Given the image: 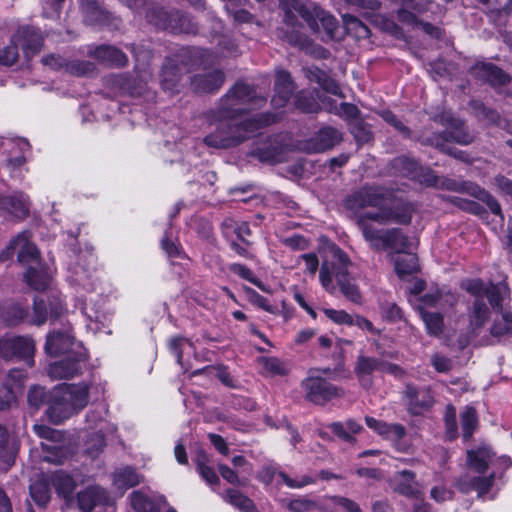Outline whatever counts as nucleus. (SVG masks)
Masks as SVG:
<instances>
[{
    "mask_svg": "<svg viewBox=\"0 0 512 512\" xmlns=\"http://www.w3.org/2000/svg\"><path fill=\"white\" fill-rule=\"evenodd\" d=\"M413 207L411 204H401L396 210H383L382 212H366L357 217V225L369 246L375 250L389 251L391 258L409 252L411 243L408 237L398 228L376 229L368 223L369 220L379 224L395 222L409 224L412 219Z\"/></svg>",
    "mask_w": 512,
    "mask_h": 512,
    "instance_id": "nucleus-1",
    "label": "nucleus"
},
{
    "mask_svg": "<svg viewBox=\"0 0 512 512\" xmlns=\"http://www.w3.org/2000/svg\"><path fill=\"white\" fill-rule=\"evenodd\" d=\"M38 399L48 402V417L52 422L60 423L87 406L89 387L85 383L61 384L47 393L42 387L34 386V402Z\"/></svg>",
    "mask_w": 512,
    "mask_h": 512,
    "instance_id": "nucleus-2",
    "label": "nucleus"
},
{
    "mask_svg": "<svg viewBox=\"0 0 512 512\" xmlns=\"http://www.w3.org/2000/svg\"><path fill=\"white\" fill-rule=\"evenodd\" d=\"M350 265L348 256L339 248L333 247L330 250V256L326 257L321 264L319 280L328 293L333 294L338 286L346 298L359 302L361 296L349 275Z\"/></svg>",
    "mask_w": 512,
    "mask_h": 512,
    "instance_id": "nucleus-3",
    "label": "nucleus"
},
{
    "mask_svg": "<svg viewBox=\"0 0 512 512\" xmlns=\"http://www.w3.org/2000/svg\"><path fill=\"white\" fill-rule=\"evenodd\" d=\"M282 9L285 12V21L293 26L297 15L303 18L310 28L316 32H325L327 38L334 36L338 28L337 20L313 3L303 4L298 0H280Z\"/></svg>",
    "mask_w": 512,
    "mask_h": 512,
    "instance_id": "nucleus-4",
    "label": "nucleus"
},
{
    "mask_svg": "<svg viewBox=\"0 0 512 512\" xmlns=\"http://www.w3.org/2000/svg\"><path fill=\"white\" fill-rule=\"evenodd\" d=\"M404 202H393L391 193L381 187H364L355 192L346 200V206L351 210H361L367 207L377 208V212L383 210H396L398 205Z\"/></svg>",
    "mask_w": 512,
    "mask_h": 512,
    "instance_id": "nucleus-5",
    "label": "nucleus"
},
{
    "mask_svg": "<svg viewBox=\"0 0 512 512\" xmlns=\"http://www.w3.org/2000/svg\"><path fill=\"white\" fill-rule=\"evenodd\" d=\"M487 287L488 285H485L481 279H467L461 283V288L475 297L469 313V325L473 334H477L490 316L489 308L483 302Z\"/></svg>",
    "mask_w": 512,
    "mask_h": 512,
    "instance_id": "nucleus-6",
    "label": "nucleus"
},
{
    "mask_svg": "<svg viewBox=\"0 0 512 512\" xmlns=\"http://www.w3.org/2000/svg\"><path fill=\"white\" fill-rule=\"evenodd\" d=\"M301 387L304 391L305 399L318 405H324L328 401L341 398L344 395L342 388L316 376L305 378L301 383Z\"/></svg>",
    "mask_w": 512,
    "mask_h": 512,
    "instance_id": "nucleus-7",
    "label": "nucleus"
},
{
    "mask_svg": "<svg viewBox=\"0 0 512 512\" xmlns=\"http://www.w3.org/2000/svg\"><path fill=\"white\" fill-rule=\"evenodd\" d=\"M366 425L383 439L388 440L400 452H408L411 442L407 439L406 429L401 424H389L373 417H365Z\"/></svg>",
    "mask_w": 512,
    "mask_h": 512,
    "instance_id": "nucleus-8",
    "label": "nucleus"
},
{
    "mask_svg": "<svg viewBox=\"0 0 512 512\" xmlns=\"http://www.w3.org/2000/svg\"><path fill=\"white\" fill-rule=\"evenodd\" d=\"M7 253L16 255L17 263L26 269L24 280L28 285L32 283V233L24 231L18 234L9 244Z\"/></svg>",
    "mask_w": 512,
    "mask_h": 512,
    "instance_id": "nucleus-9",
    "label": "nucleus"
},
{
    "mask_svg": "<svg viewBox=\"0 0 512 512\" xmlns=\"http://www.w3.org/2000/svg\"><path fill=\"white\" fill-rule=\"evenodd\" d=\"M275 121H276V117L272 116V115H265L260 118H256L253 116V117L245 119L238 125L237 131H239V132L241 131L243 133H239V135L237 137H235L231 140L223 139V140L218 141L215 139L214 136H207L205 138V142L209 146L222 147V148H225V147H228L231 145H236V144L244 141L245 139L249 138L252 135V133H254L256 130H258L262 126L269 125Z\"/></svg>",
    "mask_w": 512,
    "mask_h": 512,
    "instance_id": "nucleus-10",
    "label": "nucleus"
},
{
    "mask_svg": "<svg viewBox=\"0 0 512 512\" xmlns=\"http://www.w3.org/2000/svg\"><path fill=\"white\" fill-rule=\"evenodd\" d=\"M45 349L50 355L66 353L76 355V351H85L81 344L76 342L68 331L50 333L47 337Z\"/></svg>",
    "mask_w": 512,
    "mask_h": 512,
    "instance_id": "nucleus-11",
    "label": "nucleus"
},
{
    "mask_svg": "<svg viewBox=\"0 0 512 512\" xmlns=\"http://www.w3.org/2000/svg\"><path fill=\"white\" fill-rule=\"evenodd\" d=\"M86 358L85 351H76L73 357L50 364L48 375L53 379H66L78 375L81 371V362Z\"/></svg>",
    "mask_w": 512,
    "mask_h": 512,
    "instance_id": "nucleus-12",
    "label": "nucleus"
},
{
    "mask_svg": "<svg viewBox=\"0 0 512 512\" xmlns=\"http://www.w3.org/2000/svg\"><path fill=\"white\" fill-rule=\"evenodd\" d=\"M354 371L362 385H367L366 376L371 375L375 371H385L395 375L401 372L395 365L385 364L376 358L363 355L358 356Z\"/></svg>",
    "mask_w": 512,
    "mask_h": 512,
    "instance_id": "nucleus-13",
    "label": "nucleus"
},
{
    "mask_svg": "<svg viewBox=\"0 0 512 512\" xmlns=\"http://www.w3.org/2000/svg\"><path fill=\"white\" fill-rule=\"evenodd\" d=\"M32 351L29 338L21 336H4L0 339V356L5 359L28 357Z\"/></svg>",
    "mask_w": 512,
    "mask_h": 512,
    "instance_id": "nucleus-14",
    "label": "nucleus"
},
{
    "mask_svg": "<svg viewBox=\"0 0 512 512\" xmlns=\"http://www.w3.org/2000/svg\"><path fill=\"white\" fill-rule=\"evenodd\" d=\"M394 490L407 497L418 498L422 494L421 487L414 472L402 470L396 472L392 479Z\"/></svg>",
    "mask_w": 512,
    "mask_h": 512,
    "instance_id": "nucleus-15",
    "label": "nucleus"
},
{
    "mask_svg": "<svg viewBox=\"0 0 512 512\" xmlns=\"http://www.w3.org/2000/svg\"><path fill=\"white\" fill-rule=\"evenodd\" d=\"M0 209L18 219H22L29 213V197H24L20 192L0 196Z\"/></svg>",
    "mask_w": 512,
    "mask_h": 512,
    "instance_id": "nucleus-16",
    "label": "nucleus"
},
{
    "mask_svg": "<svg viewBox=\"0 0 512 512\" xmlns=\"http://www.w3.org/2000/svg\"><path fill=\"white\" fill-rule=\"evenodd\" d=\"M405 398L409 410L413 414H420L433 404V397L429 390L426 389L417 390L408 386L405 392Z\"/></svg>",
    "mask_w": 512,
    "mask_h": 512,
    "instance_id": "nucleus-17",
    "label": "nucleus"
},
{
    "mask_svg": "<svg viewBox=\"0 0 512 512\" xmlns=\"http://www.w3.org/2000/svg\"><path fill=\"white\" fill-rule=\"evenodd\" d=\"M467 463L472 470L478 473H484L489 465L495 463L494 453L487 446H481L475 450H468Z\"/></svg>",
    "mask_w": 512,
    "mask_h": 512,
    "instance_id": "nucleus-18",
    "label": "nucleus"
},
{
    "mask_svg": "<svg viewBox=\"0 0 512 512\" xmlns=\"http://www.w3.org/2000/svg\"><path fill=\"white\" fill-rule=\"evenodd\" d=\"M293 91V84L290 75L286 71H278L276 74L275 94L272 98V105L275 108L285 106Z\"/></svg>",
    "mask_w": 512,
    "mask_h": 512,
    "instance_id": "nucleus-19",
    "label": "nucleus"
},
{
    "mask_svg": "<svg viewBox=\"0 0 512 512\" xmlns=\"http://www.w3.org/2000/svg\"><path fill=\"white\" fill-rule=\"evenodd\" d=\"M473 73L493 86L504 85L509 81L508 75L491 63H477L473 67Z\"/></svg>",
    "mask_w": 512,
    "mask_h": 512,
    "instance_id": "nucleus-20",
    "label": "nucleus"
},
{
    "mask_svg": "<svg viewBox=\"0 0 512 512\" xmlns=\"http://www.w3.org/2000/svg\"><path fill=\"white\" fill-rule=\"evenodd\" d=\"M105 500V491L98 486H89L77 494L78 505L83 512H91L95 506Z\"/></svg>",
    "mask_w": 512,
    "mask_h": 512,
    "instance_id": "nucleus-21",
    "label": "nucleus"
},
{
    "mask_svg": "<svg viewBox=\"0 0 512 512\" xmlns=\"http://www.w3.org/2000/svg\"><path fill=\"white\" fill-rule=\"evenodd\" d=\"M26 33L25 30L18 31L13 37L12 43L0 49V65L11 66L18 58L17 45L20 44L23 51L26 52L30 48V40L24 39L21 41L22 34Z\"/></svg>",
    "mask_w": 512,
    "mask_h": 512,
    "instance_id": "nucleus-22",
    "label": "nucleus"
},
{
    "mask_svg": "<svg viewBox=\"0 0 512 512\" xmlns=\"http://www.w3.org/2000/svg\"><path fill=\"white\" fill-rule=\"evenodd\" d=\"M252 98V90L248 85L243 83L236 84L226 98L228 112L240 111V106L246 104Z\"/></svg>",
    "mask_w": 512,
    "mask_h": 512,
    "instance_id": "nucleus-23",
    "label": "nucleus"
},
{
    "mask_svg": "<svg viewBox=\"0 0 512 512\" xmlns=\"http://www.w3.org/2000/svg\"><path fill=\"white\" fill-rule=\"evenodd\" d=\"M327 428L345 442H354V435L359 434L363 430V426L353 419H348L344 423L333 422Z\"/></svg>",
    "mask_w": 512,
    "mask_h": 512,
    "instance_id": "nucleus-24",
    "label": "nucleus"
},
{
    "mask_svg": "<svg viewBox=\"0 0 512 512\" xmlns=\"http://www.w3.org/2000/svg\"><path fill=\"white\" fill-rule=\"evenodd\" d=\"M288 42L316 58H327L329 51L312 43L305 35L295 31L287 36Z\"/></svg>",
    "mask_w": 512,
    "mask_h": 512,
    "instance_id": "nucleus-25",
    "label": "nucleus"
},
{
    "mask_svg": "<svg viewBox=\"0 0 512 512\" xmlns=\"http://www.w3.org/2000/svg\"><path fill=\"white\" fill-rule=\"evenodd\" d=\"M164 501L163 496L152 499L141 491L131 494V505L137 512H160V504Z\"/></svg>",
    "mask_w": 512,
    "mask_h": 512,
    "instance_id": "nucleus-26",
    "label": "nucleus"
},
{
    "mask_svg": "<svg viewBox=\"0 0 512 512\" xmlns=\"http://www.w3.org/2000/svg\"><path fill=\"white\" fill-rule=\"evenodd\" d=\"M224 83V74L220 71H214L205 75L196 76L192 85L199 92H213L219 89Z\"/></svg>",
    "mask_w": 512,
    "mask_h": 512,
    "instance_id": "nucleus-27",
    "label": "nucleus"
},
{
    "mask_svg": "<svg viewBox=\"0 0 512 512\" xmlns=\"http://www.w3.org/2000/svg\"><path fill=\"white\" fill-rule=\"evenodd\" d=\"M395 272L401 278L411 275L418 270V259L415 254L406 252L402 255L393 256Z\"/></svg>",
    "mask_w": 512,
    "mask_h": 512,
    "instance_id": "nucleus-28",
    "label": "nucleus"
},
{
    "mask_svg": "<svg viewBox=\"0 0 512 512\" xmlns=\"http://www.w3.org/2000/svg\"><path fill=\"white\" fill-rule=\"evenodd\" d=\"M306 74L311 81H315L316 83H318L325 91L333 95L343 97L338 83L334 79L329 78L320 69L309 68L306 70Z\"/></svg>",
    "mask_w": 512,
    "mask_h": 512,
    "instance_id": "nucleus-29",
    "label": "nucleus"
},
{
    "mask_svg": "<svg viewBox=\"0 0 512 512\" xmlns=\"http://www.w3.org/2000/svg\"><path fill=\"white\" fill-rule=\"evenodd\" d=\"M16 449L8 440L7 430L0 425V467L8 469L15 459Z\"/></svg>",
    "mask_w": 512,
    "mask_h": 512,
    "instance_id": "nucleus-30",
    "label": "nucleus"
},
{
    "mask_svg": "<svg viewBox=\"0 0 512 512\" xmlns=\"http://www.w3.org/2000/svg\"><path fill=\"white\" fill-rule=\"evenodd\" d=\"M419 310L427 333L431 336L441 335L444 328L443 316L440 313L428 311L424 307H420Z\"/></svg>",
    "mask_w": 512,
    "mask_h": 512,
    "instance_id": "nucleus-31",
    "label": "nucleus"
},
{
    "mask_svg": "<svg viewBox=\"0 0 512 512\" xmlns=\"http://www.w3.org/2000/svg\"><path fill=\"white\" fill-rule=\"evenodd\" d=\"M141 477L130 467L117 470L114 473V485L121 489H128L138 485Z\"/></svg>",
    "mask_w": 512,
    "mask_h": 512,
    "instance_id": "nucleus-32",
    "label": "nucleus"
},
{
    "mask_svg": "<svg viewBox=\"0 0 512 512\" xmlns=\"http://www.w3.org/2000/svg\"><path fill=\"white\" fill-rule=\"evenodd\" d=\"M96 57L116 66H124L127 62L125 54L112 46H101L96 49Z\"/></svg>",
    "mask_w": 512,
    "mask_h": 512,
    "instance_id": "nucleus-33",
    "label": "nucleus"
},
{
    "mask_svg": "<svg viewBox=\"0 0 512 512\" xmlns=\"http://www.w3.org/2000/svg\"><path fill=\"white\" fill-rule=\"evenodd\" d=\"M399 162L402 164L403 169L405 170L406 174L413 179H417L420 182H424L427 185H435V179L434 176L428 174L422 175L423 168L418 165L417 162H415L412 159H400Z\"/></svg>",
    "mask_w": 512,
    "mask_h": 512,
    "instance_id": "nucleus-34",
    "label": "nucleus"
},
{
    "mask_svg": "<svg viewBox=\"0 0 512 512\" xmlns=\"http://www.w3.org/2000/svg\"><path fill=\"white\" fill-rule=\"evenodd\" d=\"M34 433L37 434L40 438H44L52 442V444L41 442L43 450L47 449L48 451L52 452V454L58 450L59 445L56 443L61 439V433L59 431L48 427L34 426Z\"/></svg>",
    "mask_w": 512,
    "mask_h": 512,
    "instance_id": "nucleus-35",
    "label": "nucleus"
},
{
    "mask_svg": "<svg viewBox=\"0 0 512 512\" xmlns=\"http://www.w3.org/2000/svg\"><path fill=\"white\" fill-rule=\"evenodd\" d=\"M451 129L445 132V141H455L459 144H468L472 141V136L464 129L461 121L453 119Z\"/></svg>",
    "mask_w": 512,
    "mask_h": 512,
    "instance_id": "nucleus-36",
    "label": "nucleus"
},
{
    "mask_svg": "<svg viewBox=\"0 0 512 512\" xmlns=\"http://www.w3.org/2000/svg\"><path fill=\"white\" fill-rule=\"evenodd\" d=\"M225 499L231 505L237 507L238 509L244 512L255 511L253 502L237 490L229 489L226 493Z\"/></svg>",
    "mask_w": 512,
    "mask_h": 512,
    "instance_id": "nucleus-37",
    "label": "nucleus"
},
{
    "mask_svg": "<svg viewBox=\"0 0 512 512\" xmlns=\"http://www.w3.org/2000/svg\"><path fill=\"white\" fill-rule=\"evenodd\" d=\"M286 508L291 512H314L320 509L317 501L308 497H298L287 502Z\"/></svg>",
    "mask_w": 512,
    "mask_h": 512,
    "instance_id": "nucleus-38",
    "label": "nucleus"
},
{
    "mask_svg": "<svg viewBox=\"0 0 512 512\" xmlns=\"http://www.w3.org/2000/svg\"><path fill=\"white\" fill-rule=\"evenodd\" d=\"M477 414L474 408L466 407L461 413V425L463 430V438L465 440L470 439L476 426H477Z\"/></svg>",
    "mask_w": 512,
    "mask_h": 512,
    "instance_id": "nucleus-39",
    "label": "nucleus"
},
{
    "mask_svg": "<svg viewBox=\"0 0 512 512\" xmlns=\"http://www.w3.org/2000/svg\"><path fill=\"white\" fill-rule=\"evenodd\" d=\"M54 268L51 265L39 268L34 267V290H46L51 286Z\"/></svg>",
    "mask_w": 512,
    "mask_h": 512,
    "instance_id": "nucleus-40",
    "label": "nucleus"
},
{
    "mask_svg": "<svg viewBox=\"0 0 512 512\" xmlns=\"http://www.w3.org/2000/svg\"><path fill=\"white\" fill-rule=\"evenodd\" d=\"M53 484L57 492L64 498H69L75 489V483L73 479L65 473H57L53 477Z\"/></svg>",
    "mask_w": 512,
    "mask_h": 512,
    "instance_id": "nucleus-41",
    "label": "nucleus"
},
{
    "mask_svg": "<svg viewBox=\"0 0 512 512\" xmlns=\"http://www.w3.org/2000/svg\"><path fill=\"white\" fill-rule=\"evenodd\" d=\"M508 294V287L505 284L489 283L485 290V296L488 298L492 307H500L503 298Z\"/></svg>",
    "mask_w": 512,
    "mask_h": 512,
    "instance_id": "nucleus-42",
    "label": "nucleus"
},
{
    "mask_svg": "<svg viewBox=\"0 0 512 512\" xmlns=\"http://www.w3.org/2000/svg\"><path fill=\"white\" fill-rule=\"evenodd\" d=\"M491 333L495 337L512 335V315L502 314L501 318L494 322Z\"/></svg>",
    "mask_w": 512,
    "mask_h": 512,
    "instance_id": "nucleus-43",
    "label": "nucleus"
},
{
    "mask_svg": "<svg viewBox=\"0 0 512 512\" xmlns=\"http://www.w3.org/2000/svg\"><path fill=\"white\" fill-rule=\"evenodd\" d=\"M230 271H232L233 273L239 275L241 278L246 279L249 282L253 283L258 288H260L262 291L269 292V290L266 288V286L261 281H259L254 276L252 271L249 268H247L246 266L241 265V264H237V263L236 264H232V265H230Z\"/></svg>",
    "mask_w": 512,
    "mask_h": 512,
    "instance_id": "nucleus-44",
    "label": "nucleus"
},
{
    "mask_svg": "<svg viewBox=\"0 0 512 512\" xmlns=\"http://www.w3.org/2000/svg\"><path fill=\"white\" fill-rule=\"evenodd\" d=\"M261 365L262 368L271 375H284L287 373L285 364L277 358H262Z\"/></svg>",
    "mask_w": 512,
    "mask_h": 512,
    "instance_id": "nucleus-45",
    "label": "nucleus"
},
{
    "mask_svg": "<svg viewBox=\"0 0 512 512\" xmlns=\"http://www.w3.org/2000/svg\"><path fill=\"white\" fill-rule=\"evenodd\" d=\"M247 293L249 295V301L253 305L272 314H276L278 312V309L275 306L271 305L265 297H263L256 291L249 288L247 289Z\"/></svg>",
    "mask_w": 512,
    "mask_h": 512,
    "instance_id": "nucleus-46",
    "label": "nucleus"
},
{
    "mask_svg": "<svg viewBox=\"0 0 512 512\" xmlns=\"http://www.w3.org/2000/svg\"><path fill=\"white\" fill-rule=\"evenodd\" d=\"M26 316V312L19 305H11L3 313V320L8 325H16Z\"/></svg>",
    "mask_w": 512,
    "mask_h": 512,
    "instance_id": "nucleus-47",
    "label": "nucleus"
},
{
    "mask_svg": "<svg viewBox=\"0 0 512 512\" xmlns=\"http://www.w3.org/2000/svg\"><path fill=\"white\" fill-rule=\"evenodd\" d=\"M319 139L325 147H332L340 142L341 133L335 128L327 127L319 132Z\"/></svg>",
    "mask_w": 512,
    "mask_h": 512,
    "instance_id": "nucleus-48",
    "label": "nucleus"
},
{
    "mask_svg": "<svg viewBox=\"0 0 512 512\" xmlns=\"http://www.w3.org/2000/svg\"><path fill=\"white\" fill-rule=\"evenodd\" d=\"M300 260L304 261V264H305L304 273L309 276L314 277L316 275V272L319 267V260H318V257L316 256V254H314V253L302 254L298 257L297 263Z\"/></svg>",
    "mask_w": 512,
    "mask_h": 512,
    "instance_id": "nucleus-49",
    "label": "nucleus"
},
{
    "mask_svg": "<svg viewBox=\"0 0 512 512\" xmlns=\"http://www.w3.org/2000/svg\"><path fill=\"white\" fill-rule=\"evenodd\" d=\"M324 314L336 324H353V317L344 310L324 309Z\"/></svg>",
    "mask_w": 512,
    "mask_h": 512,
    "instance_id": "nucleus-50",
    "label": "nucleus"
},
{
    "mask_svg": "<svg viewBox=\"0 0 512 512\" xmlns=\"http://www.w3.org/2000/svg\"><path fill=\"white\" fill-rule=\"evenodd\" d=\"M169 347L171 352L176 356L177 362L181 364L182 350L186 347L192 348V343L183 337H175L170 340Z\"/></svg>",
    "mask_w": 512,
    "mask_h": 512,
    "instance_id": "nucleus-51",
    "label": "nucleus"
},
{
    "mask_svg": "<svg viewBox=\"0 0 512 512\" xmlns=\"http://www.w3.org/2000/svg\"><path fill=\"white\" fill-rule=\"evenodd\" d=\"M278 477L289 487L293 489L302 488L313 482V479L309 476L296 477L295 479L290 478L283 472L278 473Z\"/></svg>",
    "mask_w": 512,
    "mask_h": 512,
    "instance_id": "nucleus-52",
    "label": "nucleus"
},
{
    "mask_svg": "<svg viewBox=\"0 0 512 512\" xmlns=\"http://www.w3.org/2000/svg\"><path fill=\"white\" fill-rule=\"evenodd\" d=\"M178 74L175 68L165 67L162 73V86L166 90L173 91L178 82Z\"/></svg>",
    "mask_w": 512,
    "mask_h": 512,
    "instance_id": "nucleus-53",
    "label": "nucleus"
},
{
    "mask_svg": "<svg viewBox=\"0 0 512 512\" xmlns=\"http://www.w3.org/2000/svg\"><path fill=\"white\" fill-rule=\"evenodd\" d=\"M445 424L449 437L455 438L457 434L456 409L451 405L446 408Z\"/></svg>",
    "mask_w": 512,
    "mask_h": 512,
    "instance_id": "nucleus-54",
    "label": "nucleus"
},
{
    "mask_svg": "<svg viewBox=\"0 0 512 512\" xmlns=\"http://www.w3.org/2000/svg\"><path fill=\"white\" fill-rule=\"evenodd\" d=\"M296 106L304 112L313 113L318 111L319 106L312 98H307L304 92L296 96Z\"/></svg>",
    "mask_w": 512,
    "mask_h": 512,
    "instance_id": "nucleus-55",
    "label": "nucleus"
},
{
    "mask_svg": "<svg viewBox=\"0 0 512 512\" xmlns=\"http://www.w3.org/2000/svg\"><path fill=\"white\" fill-rule=\"evenodd\" d=\"M493 478V474L489 477H477L472 482V488L478 492L479 496H483L490 490Z\"/></svg>",
    "mask_w": 512,
    "mask_h": 512,
    "instance_id": "nucleus-56",
    "label": "nucleus"
},
{
    "mask_svg": "<svg viewBox=\"0 0 512 512\" xmlns=\"http://www.w3.org/2000/svg\"><path fill=\"white\" fill-rule=\"evenodd\" d=\"M330 500L346 512H362L359 505L348 498L333 496Z\"/></svg>",
    "mask_w": 512,
    "mask_h": 512,
    "instance_id": "nucleus-57",
    "label": "nucleus"
},
{
    "mask_svg": "<svg viewBox=\"0 0 512 512\" xmlns=\"http://www.w3.org/2000/svg\"><path fill=\"white\" fill-rule=\"evenodd\" d=\"M246 1H243L241 4L239 2H234L233 9L230 11H227L230 13L234 20L239 23H245L250 22L252 19V15L244 10V9H238L240 6H243Z\"/></svg>",
    "mask_w": 512,
    "mask_h": 512,
    "instance_id": "nucleus-58",
    "label": "nucleus"
},
{
    "mask_svg": "<svg viewBox=\"0 0 512 512\" xmlns=\"http://www.w3.org/2000/svg\"><path fill=\"white\" fill-rule=\"evenodd\" d=\"M453 492L445 486H435L431 489L430 496L436 502H444L452 498Z\"/></svg>",
    "mask_w": 512,
    "mask_h": 512,
    "instance_id": "nucleus-59",
    "label": "nucleus"
},
{
    "mask_svg": "<svg viewBox=\"0 0 512 512\" xmlns=\"http://www.w3.org/2000/svg\"><path fill=\"white\" fill-rule=\"evenodd\" d=\"M283 243L293 250H305L308 248V241L300 235L285 238Z\"/></svg>",
    "mask_w": 512,
    "mask_h": 512,
    "instance_id": "nucleus-60",
    "label": "nucleus"
},
{
    "mask_svg": "<svg viewBox=\"0 0 512 512\" xmlns=\"http://www.w3.org/2000/svg\"><path fill=\"white\" fill-rule=\"evenodd\" d=\"M14 392L7 385L0 386V410H4L14 401Z\"/></svg>",
    "mask_w": 512,
    "mask_h": 512,
    "instance_id": "nucleus-61",
    "label": "nucleus"
},
{
    "mask_svg": "<svg viewBox=\"0 0 512 512\" xmlns=\"http://www.w3.org/2000/svg\"><path fill=\"white\" fill-rule=\"evenodd\" d=\"M48 316V309L44 300L34 303V324H43Z\"/></svg>",
    "mask_w": 512,
    "mask_h": 512,
    "instance_id": "nucleus-62",
    "label": "nucleus"
},
{
    "mask_svg": "<svg viewBox=\"0 0 512 512\" xmlns=\"http://www.w3.org/2000/svg\"><path fill=\"white\" fill-rule=\"evenodd\" d=\"M431 362L434 368L441 373L448 372L452 367L451 360L441 355H434Z\"/></svg>",
    "mask_w": 512,
    "mask_h": 512,
    "instance_id": "nucleus-63",
    "label": "nucleus"
},
{
    "mask_svg": "<svg viewBox=\"0 0 512 512\" xmlns=\"http://www.w3.org/2000/svg\"><path fill=\"white\" fill-rule=\"evenodd\" d=\"M198 470L202 478L205 479L206 482L210 485L217 484L219 482L217 474L211 467L204 464H199Z\"/></svg>",
    "mask_w": 512,
    "mask_h": 512,
    "instance_id": "nucleus-64",
    "label": "nucleus"
}]
</instances>
